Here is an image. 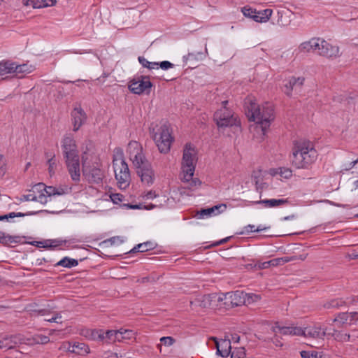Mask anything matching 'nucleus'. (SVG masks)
Returning a JSON list of instances; mask_svg holds the SVG:
<instances>
[{
	"label": "nucleus",
	"instance_id": "46",
	"mask_svg": "<svg viewBox=\"0 0 358 358\" xmlns=\"http://www.w3.org/2000/svg\"><path fill=\"white\" fill-rule=\"evenodd\" d=\"M71 188L68 187L67 185L55 187V195L60 196L69 193L71 192Z\"/></svg>",
	"mask_w": 358,
	"mask_h": 358
},
{
	"label": "nucleus",
	"instance_id": "3",
	"mask_svg": "<svg viewBox=\"0 0 358 358\" xmlns=\"http://www.w3.org/2000/svg\"><path fill=\"white\" fill-rule=\"evenodd\" d=\"M245 104L248 113H251L250 120L255 121L264 134L271 122L274 119L273 105L265 103L262 106H259L251 98H247Z\"/></svg>",
	"mask_w": 358,
	"mask_h": 358
},
{
	"label": "nucleus",
	"instance_id": "15",
	"mask_svg": "<svg viewBox=\"0 0 358 358\" xmlns=\"http://www.w3.org/2000/svg\"><path fill=\"white\" fill-rule=\"evenodd\" d=\"M321 51H319V55L329 58L336 59L341 56L340 48L337 45H333L324 41L323 45H321Z\"/></svg>",
	"mask_w": 358,
	"mask_h": 358
},
{
	"label": "nucleus",
	"instance_id": "24",
	"mask_svg": "<svg viewBox=\"0 0 358 358\" xmlns=\"http://www.w3.org/2000/svg\"><path fill=\"white\" fill-rule=\"evenodd\" d=\"M327 337H333L335 341L337 342H348L350 339V334L343 331H339L337 329H332L331 331H327Z\"/></svg>",
	"mask_w": 358,
	"mask_h": 358
},
{
	"label": "nucleus",
	"instance_id": "21",
	"mask_svg": "<svg viewBox=\"0 0 358 358\" xmlns=\"http://www.w3.org/2000/svg\"><path fill=\"white\" fill-rule=\"evenodd\" d=\"M24 6H31L34 8H41L52 6L56 3V0H23Z\"/></svg>",
	"mask_w": 358,
	"mask_h": 358
},
{
	"label": "nucleus",
	"instance_id": "59",
	"mask_svg": "<svg viewBox=\"0 0 358 358\" xmlns=\"http://www.w3.org/2000/svg\"><path fill=\"white\" fill-rule=\"evenodd\" d=\"M52 313L53 314V316L51 318L50 317L45 318V320L50 322H57L58 323L59 322L57 321V319L62 318L60 313H55L53 311Z\"/></svg>",
	"mask_w": 358,
	"mask_h": 358
},
{
	"label": "nucleus",
	"instance_id": "62",
	"mask_svg": "<svg viewBox=\"0 0 358 358\" xmlns=\"http://www.w3.org/2000/svg\"><path fill=\"white\" fill-rule=\"evenodd\" d=\"M349 314V320L350 322L352 321L357 322V318H358V313L357 312H350Z\"/></svg>",
	"mask_w": 358,
	"mask_h": 358
},
{
	"label": "nucleus",
	"instance_id": "8",
	"mask_svg": "<svg viewBox=\"0 0 358 358\" xmlns=\"http://www.w3.org/2000/svg\"><path fill=\"white\" fill-rule=\"evenodd\" d=\"M228 101L222 102V107L214 114V120L219 128L237 125L238 121L234 113L227 107Z\"/></svg>",
	"mask_w": 358,
	"mask_h": 358
},
{
	"label": "nucleus",
	"instance_id": "26",
	"mask_svg": "<svg viewBox=\"0 0 358 358\" xmlns=\"http://www.w3.org/2000/svg\"><path fill=\"white\" fill-rule=\"evenodd\" d=\"M156 245L151 242V241H147L143 243L138 244L136 246H135L133 249H131L129 252L130 253H134L136 252H147L151 250H153L155 248Z\"/></svg>",
	"mask_w": 358,
	"mask_h": 358
},
{
	"label": "nucleus",
	"instance_id": "34",
	"mask_svg": "<svg viewBox=\"0 0 358 358\" xmlns=\"http://www.w3.org/2000/svg\"><path fill=\"white\" fill-rule=\"evenodd\" d=\"M29 340L31 341V344H42V345H44V344L48 343L50 341V340L48 336H44V335H42V334L34 335Z\"/></svg>",
	"mask_w": 358,
	"mask_h": 358
},
{
	"label": "nucleus",
	"instance_id": "38",
	"mask_svg": "<svg viewBox=\"0 0 358 358\" xmlns=\"http://www.w3.org/2000/svg\"><path fill=\"white\" fill-rule=\"evenodd\" d=\"M349 320V314L348 312L345 313H340L334 319V322H338L341 324H344Z\"/></svg>",
	"mask_w": 358,
	"mask_h": 358
},
{
	"label": "nucleus",
	"instance_id": "12",
	"mask_svg": "<svg viewBox=\"0 0 358 358\" xmlns=\"http://www.w3.org/2000/svg\"><path fill=\"white\" fill-rule=\"evenodd\" d=\"M222 298L218 294H210L197 296L193 301H190L192 308L201 307L203 308H214L220 304Z\"/></svg>",
	"mask_w": 358,
	"mask_h": 358
},
{
	"label": "nucleus",
	"instance_id": "16",
	"mask_svg": "<svg viewBox=\"0 0 358 358\" xmlns=\"http://www.w3.org/2000/svg\"><path fill=\"white\" fill-rule=\"evenodd\" d=\"M212 339L215 343L217 349V354L222 356V357H227L231 352V341L229 338L222 339L220 341L216 338L213 337Z\"/></svg>",
	"mask_w": 358,
	"mask_h": 358
},
{
	"label": "nucleus",
	"instance_id": "53",
	"mask_svg": "<svg viewBox=\"0 0 358 358\" xmlns=\"http://www.w3.org/2000/svg\"><path fill=\"white\" fill-rule=\"evenodd\" d=\"M106 242H108L111 245L120 244L124 242V238L121 236H114L108 239Z\"/></svg>",
	"mask_w": 358,
	"mask_h": 358
},
{
	"label": "nucleus",
	"instance_id": "37",
	"mask_svg": "<svg viewBox=\"0 0 358 358\" xmlns=\"http://www.w3.org/2000/svg\"><path fill=\"white\" fill-rule=\"evenodd\" d=\"M243 14L247 17L255 20V15H256V9H254L248 6H244L241 8Z\"/></svg>",
	"mask_w": 358,
	"mask_h": 358
},
{
	"label": "nucleus",
	"instance_id": "44",
	"mask_svg": "<svg viewBox=\"0 0 358 358\" xmlns=\"http://www.w3.org/2000/svg\"><path fill=\"white\" fill-rule=\"evenodd\" d=\"M344 304H345V301H343L340 299H334V300H331V301L328 302L327 303H326L324 305V307L327 308H339V307L343 306Z\"/></svg>",
	"mask_w": 358,
	"mask_h": 358
},
{
	"label": "nucleus",
	"instance_id": "14",
	"mask_svg": "<svg viewBox=\"0 0 358 358\" xmlns=\"http://www.w3.org/2000/svg\"><path fill=\"white\" fill-rule=\"evenodd\" d=\"M73 131H77L85 123L87 115L81 107H76L71 113Z\"/></svg>",
	"mask_w": 358,
	"mask_h": 358
},
{
	"label": "nucleus",
	"instance_id": "22",
	"mask_svg": "<svg viewBox=\"0 0 358 358\" xmlns=\"http://www.w3.org/2000/svg\"><path fill=\"white\" fill-rule=\"evenodd\" d=\"M259 204H263L265 208H275L281 206L286 204H289L290 201L289 199H264L256 202Z\"/></svg>",
	"mask_w": 358,
	"mask_h": 358
},
{
	"label": "nucleus",
	"instance_id": "4",
	"mask_svg": "<svg viewBox=\"0 0 358 358\" xmlns=\"http://www.w3.org/2000/svg\"><path fill=\"white\" fill-rule=\"evenodd\" d=\"M62 150L69 173L73 180L78 182L80 178L78 151L74 138L68 135L62 140Z\"/></svg>",
	"mask_w": 358,
	"mask_h": 358
},
{
	"label": "nucleus",
	"instance_id": "9",
	"mask_svg": "<svg viewBox=\"0 0 358 358\" xmlns=\"http://www.w3.org/2000/svg\"><path fill=\"white\" fill-rule=\"evenodd\" d=\"M87 157L83 156V172L85 178L90 183L98 184L101 182L104 176L103 171L100 168V164L97 158L93 166H90L87 162Z\"/></svg>",
	"mask_w": 358,
	"mask_h": 358
},
{
	"label": "nucleus",
	"instance_id": "10",
	"mask_svg": "<svg viewBox=\"0 0 358 358\" xmlns=\"http://www.w3.org/2000/svg\"><path fill=\"white\" fill-rule=\"evenodd\" d=\"M327 335V329H322L320 326H312L302 329L301 336L311 338L313 343L309 345L315 348H320L324 345V337Z\"/></svg>",
	"mask_w": 358,
	"mask_h": 358
},
{
	"label": "nucleus",
	"instance_id": "64",
	"mask_svg": "<svg viewBox=\"0 0 358 358\" xmlns=\"http://www.w3.org/2000/svg\"><path fill=\"white\" fill-rule=\"evenodd\" d=\"M349 299V301H345L346 305H355L358 302V296H353Z\"/></svg>",
	"mask_w": 358,
	"mask_h": 358
},
{
	"label": "nucleus",
	"instance_id": "58",
	"mask_svg": "<svg viewBox=\"0 0 358 358\" xmlns=\"http://www.w3.org/2000/svg\"><path fill=\"white\" fill-rule=\"evenodd\" d=\"M174 64L171 63L169 61H163L161 62H159V67H160L163 70H167L170 68L173 67Z\"/></svg>",
	"mask_w": 358,
	"mask_h": 358
},
{
	"label": "nucleus",
	"instance_id": "45",
	"mask_svg": "<svg viewBox=\"0 0 358 358\" xmlns=\"http://www.w3.org/2000/svg\"><path fill=\"white\" fill-rule=\"evenodd\" d=\"M59 350L63 351V352H69L73 353V352H75L74 348H73V345L70 342H63L61 343L60 346L59 347Z\"/></svg>",
	"mask_w": 358,
	"mask_h": 358
},
{
	"label": "nucleus",
	"instance_id": "43",
	"mask_svg": "<svg viewBox=\"0 0 358 358\" xmlns=\"http://www.w3.org/2000/svg\"><path fill=\"white\" fill-rule=\"evenodd\" d=\"M324 39H322L320 38H313V52L317 53L319 55V51H321V45H323L324 43Z\"/></svg>",
	"mask_w": 358,
	"mask_h": 358
},
{
	"label": "nucleus",
	"instance_id": "33",
	"mask_svg": "<svg viewBox=\"0 0 358 358\" xmlns=\"http://www.w3.org/2000/svg\"><path fill=\"white\" fill-rule=\"evenodd\" d=\"M13 63L9 62H0V76L13 73Z\"/></svg>",
	"mask_w": 358,
	"mask_h": 358
},
{
	"label": "nucleus",
	"instance_id": "60",
	"mask_svg": "<svg viewBox=\"0 0 358 358\" xmlns=\"http://www.w3.org/2000/svg\"><path fill=\"white\" fill-rule=\"evenodd\" d=\"M52 309L53 308L41 309V310H36V312L37 313V314L38 315L45 316V315H48L50 313H52Z\"/></svg>",
	"mask_w": 358,
	"mask_h": 358
},
{
	"label": "nucleus",
	"instance_id": "7",
	"mask_svg": "<svg viewBox=\"0 0 358 358\" xmlns=\"http://www.w3.org/2000/svg\"><path fill=\"white\" fill-rule=\"evenodd\" d=\"M113 164L118 187L122 189H126L130 184L131 176L128 164L122 154L119 157H114Z\"/></svg>",
	"mask_w": 358,
	"mask_h": 358
},
{
	"label": "nucleus",
	"instance_id": "49",
	"mask_svg": "<svg viewBox=\"0 0 358 358\" xmlns=\"http://www.w3.org/2000/svg\"><path fill=\"white\" fill-rule=\"evenodd\" d=\"M292 81V85L296 87H301L303 85L305 78L303 77H291L289 78Z\"/></svg>",
	"mask_w": 358,
	"mask_h": 358
},
{
	"label": "nucleus",
	"instance_id": "55",
	"mask_svg": "<svg viewBox=\"0 0 358 358\" xmlns=\"http://www.w3.org/2000/svg\"><path fill=\"white\" fill-rule=\"evenodd\" d=\"M294 87H295L294 85H292L291 80L289 79L287 83L285 85V93L287 96H291L292 92Z\"/></svg>",
	"mask_w": 358,
	"mask_h": 358
},
{
	"label": "nucleus",
	"instance_id": "29",
	"mask_svg": "<svg viewBox=\"0 0 358 358\" xmlns=\"http://www.w3.org/2000/svg\"><path fill=\"white\" fill-rule=\"evenodd\" d=\"M73 348L75 349V352H73V353L79 355L84 356L90 352L89 346L83 343H74Z\"/></svg>",
	"mask_w": 358,
	"mask_h": 358
},
{
	"label": "nucleus",
	"instance_id": "1",
	"mask_svg": "<svg viewBox=\"0 0 358 358\" xmlns=\"http://www.w3.org/2000/svg\"><path fill=\"white\" fill-rule=\"evenodd\" d=\"M127 152L141 180L146 185H151L155 181V172L151 164L145 158L142 145L136 141H130Z\"/></svg>",
	"mask_w": 358,
	"mask_h": 358
},
{
	"label": "nucleus",
	"instance_id": "20",
	"mask_svg": "<svg viewBox=\"0 0 358 358\" xmlns=\"http://www.w3.org/2000/svg\"><path fill=\"white\" fill-rule=\"evenodd\" d=\"M16 336H6L0 338V349L8 350L13 349L18 343Z\"/></svg>",
	"mask_w": 358,
	"mask_h": 358
},
{
	"label": "nucleus",
	"instance_id": "51",
	"mask_svg": "<svg viewBox=\"0 0 358 358\" xmlns=\"http://www.w3.org/2000/svg\"><path fill=\"white\" fill-rule=\"evenodd\" d=\"M123 197V195L119 193L111 194L110 195L111 201L115 204L120 203L122 201Z\"/></svg>",
	"mask_w": 358,
	"mask_h": 358
},
{
	"label": "nucleus",
	"instance_id": "61",
	"mask_svg": "<svg viewBox=\"0 0 358 358\" xmlns=\"http://www.w3.org/2000/svg\"><path fill=\"white\" fill-rule=\"evenodd\" d=\"M138 62L139 63L143 66L148 69V66L150 65V62L148 61L145 58L143 57H138Z\"/></svg>",
	"mask_w": 358,
	"mask_h": 358
},
{
	"label": "nucleus",
	"instance_id": "31",
	"mask_svg": "<svg viewBox=\"0 0 358 358\" xmlns=\"http://www.w3.org/2000/svg\"><path fill=\"white\" fill-rule=\"evenodd\" d=\"M78 264V260L65 257L59 262H58L56 264V266H61L66 268H72L76 266Z\"/></svg>",
	"mask_w": 358,
	"mask_h": 358
},
{
	"label": "nucleus",
	"instance_id": "25",
	"mask_svg": "<svg viewBox=\"0 0 358 358\" xmlns=\"http://www.w3.org/2000/svg\"><path fill=\"white\" fill-rule=\"evenodd\" d=\"M306 255H300L299 257L296 256L293 257H279V258H275L273 259L269 260L271 266H277L283 265L285 263H287L291 261H294L296 259H301L304 260L306 259Z\"/></svg>",
	"mask_w": 358,
	"mask_h": 358
},
{
	"label": "nucleus",
	"instance_id": "18",
	"mask_svg": "<svg viewBox=\"0 0 358 358\" xmlns=\"http://www.w3.org/2000/svg\"><path fill=\"white\" fill-rule=\"evenodd\" d=\"M227 209L226 204H220L214 206L209 208H205L198 212V217L200 219L210 217L212 215H216L222 213Z\"/></svg>",
	"mask_w": 358,
	"mask_h": 358
},
{
	"label": "nucleus",
	"instance_id": "27",
	"mask_svg": "<svg viewBox=\"0 0 358 358\" xmlns=\"http://www.w3.org/2000/svg\"><path fill=\"white\" fill-rule=\"evenodd\" d=\"M272 13L273 10L271 9L257 11L255 15V21L257 22H266L269 20Z\"/></svg>",
	"mask_w": 358,
	"mask_h": 358
},
{
	"label": "nucleus",
	"instance_id": "5",
	"mask_svg": "<svg viewBox=\"0 0 358 358\" xmlns=\"http://www.w3.org/2000/svg\"><path fill=\"white\" fill-rule=\"evenodd\" d=\"M196 160L195 147L191 143H186L183 148L181 169L183 181L189 182L191 187H196L201 184L199 180L193 178Z\"/></svg>",
	"mask_w": 358,
	"mask_h": 358
},
{
	"label": "nucleus",
	"instance_id": "11",
	"mask_svg": "<svg viewBox=\"0 0 358 358\" xmlns=\"http://www.w3.org/2000/svg\"><path fill=\"white\" fill-rule=\"evenodd\" d=\"M220 295L222 298L220 306L223 305L226 308L247 304V294L244 293L243 292L238 290L225 294H220Z\"/></svg>",
	"mask_w": 358,
	"mask_h": 358
},
{
	"label": "nucleus",
	"instance_id": "23",
	"mask_svg": "<svg viewBox=\"0 0 358 358\" xmlns=\"http://www.w3.org/2000/svg\"><path fill=\"white\" fill-rule=\"evenodd\" d=\"M19 200L21 202L29 201H38L43 204L48 202V199H46V196L43 193L37 195L30 191L29 194L22 195Z\"/></svg>",
	"mask_w": 358,
	"mask_h": 358
},
{
	"label": "nucleus",
	"instance_id": "19",
	"mask_svg": "<svg viewBox=\"0 0 358 358\" xmlns=\"http://www.w3.org/2000/svg\"><path fill=\"white\" fill-rule=\"evenodd\" d=\"M207 54V49L205 52L202 51H192L189 52L187 55L183 56L182 59L185 64H196L199 61H201L206 58Z\"/></svg>",
	"mask_w": 358,
	"mask_h": 358
},
{
	"label": "nucleus",
	"instance_id": "40",
	"mask_svg": "<svg viewBox=\"0 0 358 358\" xmlns=\"http://www.w3.org/2000/svg\"><path fill=\"white\" fill-rule=\"evenodd\" d=\"M31 213H15L11 212L7 215H1L0 216V221L3 220H8L9 218H14L17 217H24L27 215H30Z\"/></svg>",
	"mask_w": 358,
	"mask_h": 358
},
{
	"label": "nucleus",
	"instance_id": "28",
	"mask_svg": "<svg viewBox=\"0 0 358 358\" xmlns=\"http://www.w3.org/2000/svg\"><path fill=\"white\" fill-rule=\"evenodd\" d=\"M313 38L301 43L295 50L297 54L313 52Z\"/></svg>",
	"mask_w": 358,
	"mask_h": 358
},
{
	"label": "nucleus",
	"instance_id": "52",
	"mask_svg": "<svg viewBox=\"0 0 358 358\" xmlns=\"http://www.w3.org/2000/svg\"><path fill=\"white\" fill-rule=\"evenodd\" d=\"M260 299L259 296L254 294H247L246 301L247 304H250L251 303L256 302Z\"/></svg>",
	"mask_w": 358,
	"mask_h": 358
},
{
	"label": "nucleus",
	"instance_id": "48",
	"mask_svg": "<svg viewBox=\"0 0 358 358\" xmlns=\"http://www.w3.org/2000/svg\"><path fill=\"white\" fill-rule=\"evenodd\" d=\"M45 185L42 182H39L38 184H36L32 189L30 190L31 192H34L36 194L38 193V194L43 193L45 191Z\"/></svg>",
	"mask_w": 358,
	"mask_h": 358
},
{
	"label": "nucleus",
	"instance_id": "2",
	"mask_svg": "<svg viewBox=\"0 0 358 358\" xmlns=\"http://www.w3.org/2000/svg\"><path fill=\"white\" fill-rule=\"evenodd\" d=\"M317 155L312 142L300 141L294 144L292 164L296 169H308L315 162Z\"/></svg>",
	"mask_w": 358,
	"mask_h": 358
},
{
	"label": "nucleus",
	"instance_id": "57",
	"mask_svg": "<svg viewBox=\"0 0 358 358\" xmlns=\"http://www.w3.org/2000/svg\"><path fill=\"white\" fill-rule=\"evenodd\" d=\"M55 187L45 185L44 194L45 195L46 198L48 196H55Z\"/></svg>",
	"mask_w": 358,
	"mask_h": 358
},
{
	"label": "nucleus",
	"instance_id": "36",
	"mask_svg": "<svg viewBox=\"0 0 358 358\" xmlns=\"http://www.w3.org/2000/svg\"><path fill=\"white\" fill-rule=\"evenodd\" d=\"M48 172L50 176L55 174L56 167H57V160L55 159V156L51 155L50 158L48 160Z\"/></svg>",
	"mask_w": 358,
	"mask_h": 358
},
{
	"label": "nucleus",
	"instance_id": "41",
	"mask_svg": "<svg viewBox=\"0 0 358 358\" xmlns=\"http://www.w3.org/2000/svg\"><path fill=\"white\" fill-rule=\"evenodd\" d=\"M300 354L302 358H322V355L316 351L303 350Z\"/></svg>",
	"mask_w": 358,
	"mask_h": 358
},
{
	"label": "nucleus",
	"instance_id": "50",
	"mask_svg": "<svg viewBox=\"0 0 358 358\" xmlns=\"http://www.w3.org/2000/svg\"><path fill=\"white\" fill-rule=\"evenodd\" d=\"M160 341L166 346H171L176 342V340L171 336H164L160 338Z\"/></svg>",
	"mask_w": 358,
	"mask_h": 358
},
{
	"label": "nucleus",
	"instance_id": "13",
	"mask_svg": "<svg viewBox=\"0 0 358 358\" xmlns=\"http://www.w3.org/2000/svg\"><path fill=\"white\" fill-rule=\"evenodd\" d=\"M152 86L149 77L139 76L133 79L129 83V90L136 94H141L144 92L149 94Z\"/></svg>",
	"mask_w": 358,
	"mask_h": 358
},
{
	"label": "nucleus",
	"instance_id": "35",
	"mask_svg": "<svg viewBox=\"0 0 358 358\" xmlns=\"http://www.w3.org/2000/svg\"><path fill=\"white\" fill-rule=\"evenodd\" d=\"M30 66L27 64L17 65L13 63V73H24L31 72Z\"/></svg>",
	"mask_w": 358,
	"mask_h": 358
},
{
	"label": "nucleus",
	"instance_id": "47",
	"mask_svg": "<svg viewBox=\"0 0 358 358\" xmlns=\"http://www.w3.org/2000/svg\"><path fill=\"white\" fill-rule=\"evenodd\" d=\"M280 176L285 179H289L292 176V171L289 168L280 167Z\"/></svg>",
	"mask_w": 358,
	"mask_h": 358
},
{
	"label": "nucleus",
	"instance_id": "39",
	"mask_svg": "<svg viewBox=\"0 0 358 358\" xmlns=\"http://www.w3.org/2000/svg\"><path fill=\"white\" fill-rule=\"evenodd\" d=\"M266 229V227H262L261 226H259L258 227L255 228V225L252 224H248L244 227L243 231H242L241 234H249L250 232H259L263 230Z\"/></svg>",
	"mask_w": 358,
	"mask_h": 358
},
{
	"label": "nucleus",
	"instance_id": "30",
	"mask_svg": "<svg viewBox=\"0 0 358 358\" xmlns=\"http://www.w3.org/2000/svg\"><path fill=\"white\" fill-rule=\"evenodd\" d=\"M119 330H108L105 332V337L106 338V343H113L116 341L121 342V338H119Z\"/></svg>",
	"mask_w": 358,
	"mask_h": 358
},
{
	"label": "nucleus",
	"instance_id": "63",
	"mask_svg": "<svg viewBox=\"0 0 358 358\" xmlns=\"http://www.w3.org/2000/svg\"><path fill=\"white\" fill-rule=\"evenodd\" d=\"M257 266L259 269H265L271 266L270 262H264L262 263H259Z\"/></svg>",
	"mask_w": 358,
	"mask_h": 358
},
{
	"label": "nucleus",
	"instance_id": "6",
	"mask_svg": "<svg viewBox=\"0 0 358 358\" xmlns=\"http://www.w3.org/2000/svg\"><path fill=\"white\" fill-rule=\"evenodd\" d=\"M149 129L150 136L155 141L159 151L164 154L168 153L173 141L172 130L169 124L166 122L152 123Z\"/></svg>",
	"mask_w": 358,
	"mask_h": 358
},
{
	"label": "nucleus",
	"instance_id": "42",
	"mask_svg": "<svg viewBox=\"0 0 358 358\" xmlns=\"http://www.w3.org/2000/svg\"><path fill=\"white\" fill-rule=\"evenodd\" d=\"M245 350L244 348H235L231 352V358H245Z\"/></svg>",
	"mask_w": 358,
	"mask_h": 358
},
{
	"label": "nucleus",
	"instance_id": "54",
	"mask_svg": "<svg viewBox=\"0 0 358 358\" xmlns=\"http://www.w3.org/2000/svg\"><path fill=\"white\" fill-rule=\"evenodd\" d=\"M6 171V163L3 155H0V176H3Z\"/></svg>",
	"mask_w": 358,
	"mask_h": 358
},
{
	"label": "nucleus",
	"instance_id": "56",
	"mask_svg": "<svg viewBox=\"0 0 358 358\" xmlns=\"http://www.w3.org/2000/svg\"><path fill=\"white\" fill-rule=\"evenodd\" d=\"M100 334L99 329H92L89 331L88 337L90 339L97 341L98 338H99V334Z\"/></svg>",
	"mask_w": 358,
	"mask_h": 358
},
{
	"label": "nucleus",
	"instance_id": "17",
	"mask_svg": "<svg viewBox=\"0 0 358 358\" xmlns=\"http://www.w3.org/2000/svg\"><path fill=\"white\" fill-rule=\"evenodd\" d=\"M272 330L275 334L280 333L283 335L301 336L302 328L299 327H280L276 323L272 327Z\"/></svg>",
	"mask_w": 358,
	"mask_h": 358
},
{
	"label": "nucleus",
	"instance_id": "32",
	"mask_svg": "<svg viewBox=\"0 0 358 358\" xmlns=\"http://www.w3.org/2000/svg\"><path fill=\"white\" fill-rule=\"evenodd\" d=\"M119 336L121 338V342L126 340H131L135 338L136 334L132 330L120 329H119Z\"/></svg>",
	"mask_w": 358,
	"mask_h": 358
}]
</instances>
